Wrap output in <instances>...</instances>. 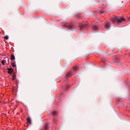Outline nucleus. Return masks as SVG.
Returning a JSON list of instances; mask_svg holds the SVG:
<instances>
[{
  "mask_svg": "<svg viewBox=\"0 0 130 130\" xmlns=\"http://www.w3.org/2000/svg\"><path fill=\"white\" fill-rule=\"evenodd\" d=\"M111 20L113 23L117 22L119 23L122 21H124L125 19L121 17H116L113 18Z\"/></svg>",
  "mask_w": 130,
  "mask_h": 130,
  "instance_id": "obj_1",
  "label": "nucleus"
},
{
  "mask_svg": "<svg viewBox=\"0 0 130 130\" xmlns=\"http://www.w3.org/2000/svg\"><path fill=\"white\" fill-rule=\"evenodd\" d=\"M88 25L87 22L86 21L82 23L80 26L81 29H83L84 27Z\"/></svg>",
  "mask_w": 130,
  "mask_h": 130,
  "instance_id": "obj_2",
  "label": "nucleus"
},
{
  "mask_svg": "<svg viewBox=\"0 0 130 130\" xmlns=\"http://www.w3.org/2000/svg\"><path fill=\"white\" fill-rule=\"evenodd\" d=\"M64 27L68 29H70L71 28V26L68 23H66L64 24Z\"/></svg>",
  "mask_w": 130,
  "mask_h": 130,
  "instance_id": "obj_3",
  "label": "nucleus"
},
{
  "mask_svg": "<svg viewBox=\"0 0 130 130\" xmlns=\"http://www.w3.org/2000/svg\"><path fill=\"white\" fill-rule=\"evenodd\" d=\"M110 23H106L105 24V27L106 28H108L110 26Z\"/></svg>",
  "mask_w": 130,
  "mask_h": 130,
  "instance_id": "obj_4",
  "label": "nucleus"
},
{
  "mask_svg": "<svg viewBox=\"0 0 130 130\" xmlns=\"http://www.w3.org/2000/svg\"><path fill=\"white\" fill-rule=\"evenodd\" d=\"M98 26L97 25H94L92 26V28L93 30H97L99 29L98 28Z\"/></svg>",
  "mask_w": 130,
  "mask_h": 130,
  "instance_id": "obj_5",
  "label": "nucleus"
},
{
  "mask_svg": "<svg viewBox=\"0 0 130 130\" xmlns=\"http://www.w3.org/2000/svg\"><path fill=\"white\" fill-rule=\"evenodd\" d=\"M12 68H8L7 69V70H8V73L9 74H11L12 72L13 71V70L12 69Z\"/></svg>",
  "mask_w": 130,
  "mask_h": 130,
  "instance_id": "obj_6",
  "label": "nucleus"
},
{
  "mask_svg": "<svg viewBox=\"0 0 130 130\" xmlns=\"http://www.w3.org/2000/svg\"><path fill=\"white\" fill-rule=\"evenodd\" d=\"M72 75V73L71 72H70L68 73L66 75V78L71 77Z\"/></svg>",
  "mask_w": 130,
  "mask_h": 130,
  "instance_id": "obj_7",
  "label": "nucleus"
},
{
  "mask_svg": "<svg viewBox=\"0 0 130 130\" xmlns=\"http://www.w3.org/2000/svg\"><path fill=\"white\" fill-rule=\"evenodd\" d=\"M121 2L122 3H123V1H122V0H118V3L121 6V7H123V6L121 4V3H120Z\"/></svg>",
  "mask_w": 130,
  "mask_h": 130,
  "instance_id": "obj_8",
  "label": "nucleus"
},
{
  "mask_svg": "<svg viewBox=\"0 0 130 130\" xmlns=\"http://www.w3.org/2000/svg\"><path fill=\"white\" fill-rule=\"evenodd\" d=\"M27 123H29L30 124H31V120L29 117H28L27 119Z\"/></svg>",
  "mask_w": 130,
  "mask_h": 130,
  "instance_id": "obj_9",
  "label": "nucleus"
},
{
  "mask_svg": "<svg viewBox=\"0 0 130 130\" xmlns=\"http://www.w3.org/2000/svg\"><path fill=\"white\" fill-rule=\"evenodd\" d=\"M48 124L47 123H46L44 125V128L45 130H47L48 129L47 127L48 126Z\"/></svg>",
  "mask_w": 130,
  "mask_h": 130,
  "instance_id": "obj_10",
  "label": "nucleus"
},
{
  "mask_svg": "<svg viewBox=\"0 0 130 130\" xmlns=\"http://www.w3.org/2000/svg\"><path fill=\"white\" fill-rule=\"evenodd\" d=\"M12 80H14L16 78L15 74V73H14L12 75Z\"/></svg>",
  "mask_w": 130,
  "mask_h": 130,
  "instance_id": "obj_11",
  "label": "nucleus"
},
{
  "mask_svg": "<svg viewBox=\"0 0 130 130\" xmlns=\"http://www.w3.org/2000/svg\"><path fill=\"white\" fill-rule=\"evenodd\" d=\"M11 59L12 60H13L15 59V57L14 55H12L11 56Z\"/></svg>",
  "mask_w": 130,
  "mask_h": 130,
  "instance_id": "obj_12",
  "label": "nucleus"
},
{
  "mask_svg": "<svg viewBox=\"0 0 130 130\" xmlns=\"http://www.w3.org/2000/svg\"><path fill=\"white\" fill-rule=\"evenodd\" d=\"M57 112L56 111H54L53 113V115L54 116H56L57 114Z\"/></svg>",
  "mask_w": 130,
  "mask_h": 130,
  "instance_id": "obj_13",
  "label": "nucleus"
},
{
  "mask_svg": "<svg viewBox=\"0 0 130 130\" xmlns=\"http://www.w3.org/2000/svg\"><path fill=\"white\" fill-rule=\"evenodd\" d=\"M11 65L13 68H14L16 67V65L15 64L14 62L12 63Z\"/></svg>",
  "mask_w": 130,
  "mask_h": 130,
  "instance_id": "obj_14",
  "label": "nucleus"
},
{
  "mask_svg": "<svg viewBox=\"0 0 130 130\" xmlns=\"http://www.w3.org/2000/svg\"><path fill=\"white\" fill-rule=\"evenodd\" d=\"M78 67L76 66L73 68V70H74V71H76L78 69Z\"/></svg>",
  "mask_w": 130,
  "mask_h": 130,
  "instance_id": "obj_15",
  "label": "nucleus"
},
{
  "mask_svg": "<svg viewBox=\"0 0 130 130\" xmlns=\"http://www.w3.org/2000/svg\"><path fill=\"white\" fill-rule=\"evenodd\" d=\"M8 36H5L4 37V39L6 40H8Z\"/></svg>",
  "mask_w": 130,
  "mask_h": 130,
  "instance_id": "obj_16",
  "label": "nucleus"
},
{
  "mask_svg": "<svg viewBox=\"0 0 130 130\" xmlns=\"http://www.w3.org/2000/svg\"><path fill=\"white\" fill-rule=\"evenodd\" d=\"M57 121V120L56 119H55L53 120V123H56Z\"/></svg>",
  "mask_w": 130,
  "mask_h": 130,
  "instance_id": "obj_17",
  "label": "nucleus"
},
{
  "mask_svg": "<svg viewBox=\"0 0 130 130\" xmlns=\"http://www.w3.org/2000/svg\"><path fill=\"white\" fill-rule=\"evenodd\" d=\"M3 65H4L5 62L4 60H2L1 61Z\"/></svg>",
  "mask_w": 130,
  "mask_h": 130,
  "instance_id": "obj_18",
  "label": "nucleus"
},
{
  "mask_svg": "<svg viewBox=\"0 0 130 130\" xmlns=\"http://www.w3.org/2000/svg\"><path fill=\"white\" fill-rule=\"evenodd\" d=\"M104 13V11H102L100 12V14H102L103 13Z\"/></svg>",
  "mask_w": 130,
  "mask_h": 130,
  "instance_id": "obj_19",
  "label": "nucleus"
},
{
  "mask_svg": "<svg viewBox=\"0 0 130 130\" xmlns=\"http://www.w3.org/2000/svg\"><path fill=\"white\" fill-rule=\"evenodd\" d=\"M68 86H69V85H68L67 86H66V87H67V88H68Z\"/></svg>",
  "mask_w": 130,
  "mask_h": 130,
  "instance_id": "obj_20",
  "label": "nucleus"
},
{
  "mask_svg": "<svg viewBox=\"0 0 130 130\" xmlns=\"http://www.w3.org/2000/svg\"><path fill=\"white\" fill-rule=\"evenodd\" d=\"M96 19H97L98 20H99V19L97 18H96Z\"/></svg>",
  "mask_w": 130,
  "mask_h": 130,
  "instance_id": "obj_21",
  "label": "nucleus"
}]
</instances>
